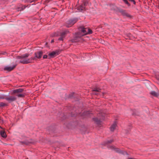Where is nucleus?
<instances>
[{
    "mask_svg": "<svg viewBox=\"0 0 159 159\" xmlns=\"http://www.w3.org/2000/svg\"><path fill=\"white\" fill-rule=\"evenodd\" d=\"M29 54L27 53L22 55L20 56H17V58L18 59H20V63L24 64H26L31 63L33 61L35 60V57H31L30 58H28Z\"/></svg>",
    "mask_w": 159,
    "mask_h": 159,
    "instance_id": "obj_1",
    "label": "nucleus"
},
{
    "mask_svg": "<svg viewBox=\"0 0 159 159\" xmlns=\"http://www.w3.org/2000/svg\"><path fill=\"white\" fill-rule=\"evenodd\" d=\"M77 21V20L76 19L69 20L67 21L66 22V26L68 27H70L75 23Z\"/></svg>",
    "mask_w": 159,
    "mask_h": 159,
    "instance_id": "obj_2",
    "label": "nucleus"
},
{
    "mask_svg": "<svg viewBox=\"0 0 159 159\" xmlns=\"http://www.w3.org/2000/svg\"><path fill=\"white\" fill-rule=\"evenodd\" d=\"M81 32L83 33L82 35L87 34H91L92 33V30L88 28H84L81 30Z\"/></svg>",
    "mask_w": 159,
    "mask_h": 159,
    "instance_id": "obj_3",
    "label": "nucleus"
},
{
    "mask_svg": "<svg viewBox=\"0 0 159 159\" xmlns=\"http://www.w3.org/2000/svg\"><path fill=\"white\" fill-rule=\"evenodd\" d=\"M110 130L111 131L113 132L115 130L117 129V123L116 121L114 122L110 128Z\"/></svg>",
    "mask_w": 159,
    "mask_h": 159,
    "instance_id": "obj_4",
    "label": "nucleus"
},
{
    "mask_svg": "<svg viewBox=\"0 0 159 159\" xmlns=\"http://www.w3.org/2000/svg\"><path fill=\"white\" fill-rule=\"evenodd\" d=\"M58 54V52L57 51H53L50 53L49 55L50 58H53Z\"/></svg>",
    "mask_w": 159,
    "mask_h": 159,
    "instance_id": "obj_5",
    "label": "nucleus"
},
{
    "mask_svg": "<svg viewBox=\"0 0 159 159\" xmlns=\"http://www.w3.org/2000/svg\"><path fill=\"white\" fill-rule=\"evenodd\" d=\"M42 54L43 53L41 52H39L37 53H35V57H35V60L36 58H40L42 56Z\"/></svg>",
    "mask_w": 159,
    "mask_h": 159,
    "instance_id": "obj_6",
    "label": "nucleus"
},
{
    "mask_svg": "<svg viewBox=\"0 0 159 159\" xmlns=\"http://www.w3.org/2000/svg\"><path fill=\"white\" fill-rule=\"evenodd\" d=\"M16 66H7L5 67L4 70L9 71H10L13 70L14 68Z\"/></svg>",
    "mask_w": 159,
    "mask_h": 159,
    "instance_id": "obj_7",
    "label": "nucleus"
},
{
    "mask_svg": "<svg viewBox=\"0 0 159 159\" xmlns=\"http://www.w3.org/2000/svg\"><path fill=\"white\" fill-rule=\"evenodd\" d=\"M114 149L116 152H118L119 153H121L124 155L127 154L126 153L125 151L121 150L120 149L117 148H114Z\"/></svg>",
    "mask_w": 159,
    "mask_h": 159,
    "instance_id": "obj_8",
    "label": "nucleus"
},
{
    "mask_svg": "<svg viewBox=\"0 0 159 159\" xmlns=\"http://www.w3.org/2000/svg\"><path fill=\"white\" fill-rule=\"evenodd\" d=\"M67 31H64L62 32V33L61 34L60 38L58 39L59 40H61V41L63 40V38L65 37V35L67 33Z\"/></svg>",
    "mask_w": 159,
    "mask_h": 159,
    "instance_id": "obj_9",
    "label": "nucleus"
},
{
    "mask_svg": "<svg viewBox=\"0 0 159 159\" xmlns=\"http://www.w3.org/2000/svg\"><path fill=\"white\" fill-rule=\"evenodd\" d=\"M77 10L79 11H81L85 10V7L83 5H81L80 7L76 8Z\"/></svg>",
    "mask_w": 159,
    "mask_h": 159,
    "instance_id": "obj_10",
    "label": "nucleus"
},
{
    "mask_svg": "<svg viewBox=\"0 0 159 159\" xmlns=\"http://www.w3.org/2000/svg\"><path fill=\"white\" fill-rule=\"evenodd\" d=\"M5 99L9 101H13L16 100V98L14 96H11L7 98H5Z\"/></svg>",
    "mask_w": 159,
    "mask_h": 159,
    "instance_id": "obj_11",
    "label": "nucleus"
},
{
    "mask_svg": "<svg viewBox=\"0 0 159 159\" xmlns=\"http://www.w3.org/2000/svg\"><path fill=\"white\" fill-rule=\"evenodd\" d=\"M93 94L95 95H98L99 93H98L100 92V89L98 88H95L93 90Z\"/></svg>",
    "mask_w": 159,
    "mask_h": 159,
    "instance_id": "obj_12",
    "label": "nucleus"
},
{
    "mask_svg": "<svg viewBox=\"0 0 159 159\" xmlns=\"http://www.w3.org/2000/svg\"><path fill=\"white\" fill-rule=\"evenodd\" d=\"M23 90L22 89H19L16 90H13V93H20L23 91Z\"/></svg>",
    "mask_w": 159,
    "mask_h": 159,
    "instance_id": "obj_13",
    "label": "nucleus"
},
{
    "mask_svg": "<svg viewBox=\"0 0 159 159\" xmlns=\"http://www.w3.org/2000/svg\"><path fill=\"white\" fill-rule=\"evenodd\" d=\"M103 117L101 118L99 117V118H96L94 119V120L95 121L98 123L101 120H103Z\"/></svg>",
    "mask_w": 159,
    "mask_h": 159,
    "instance_id": "obj_14",
    "label": "nucleus"
},
{
    "mask_svg": "<svg viewBox=\"0 0 159 159\" xmlns=\"http://www.w3.org/2000/svg\"><path fill=\"white\" fill-rule=\"evenodd\" d=\"M0 135L3 138H6V134L5 131L2 130L0 131Z\"/></svg>",
    "mask_w": 159,
    "mask_h": 159,
    "instance_id": "obj_15",
    "label": "nucleus"
},
{
    "mask_svg": "<svg viewBox=\"0 0 159 159\" xmlns=\"http://www.w3.org/2000/svg\"><path fill=\"white\" fill-rule=\"evenodd\" d=\"M151 94L153 96H157L158 94L154 91H152L151 92Z\"/></svg>",
    "mask_w": 159,
    "mask_h": 159,
    "instance_id": "obj_16",
    "label": "nucleus"
},
{
    "mask_svg": "<svg viewBox=\"0 0 159 159\" xmlns=\"http://www.w3.org/2000/svg\"><path fill=\"white\" fill-rule=\"evenodd\" d=\"M18 97H23L24 96V95L22 94H20L16 95Z\"/></svg>",
    "mask_w": 159,
    "mask_h": 159,
    "instance_id": "obj_17",
    "label": "nucleus"
},
{
    "mask_svg": "<svg viewBox=\"0 0 159 159\" xmlns=\"http://www.w3.org/2000/svg\"><path fill=\"white\" fill-rule=\"evenodd\" d=\"M90 113V112L89 111H87L84 113V115H87L88 114H89Z\"/></svg>",
    "mask_w": 159,
    "mask_h": 159,
    "instance_id": "obj_18",
    "label": "nucleus"
},
{
    "mask_svg": "<svg viewBox=\"0 0 159 159\" xmlns=\"http://www.w3.org/2000/svg\"><path fill=\"white\" fill-rule=\"evenodd\" d=\"M5 98V96L4 95H0V99Z\"/></svg>",
    "mask_w": 159,
    "mask_h": 159,
    "instance_id": "obj_19",
    "label": "nucleus"
},
{
    "mask_svg": "<svg viewBox=\"0 0 159 159\" xmlns=\"http://www.w3.org/2000/svg\"><path fill=\"white\" fill-rule=\"evenodd\" d=\"M5 105V104L1 102L0 103V107L1 106H4Z\"/></svg>",
    "mask_w": 159,
    "mask_h": 159,
    "instance_id": "obj_20",
    "label": "nucleus"
},
{
    "mask_svg": "<svg viewBox=\"0 0 159 159\" xmlns=\"http://www.w3.org/2000/svg\"><path fill=\"white\" fill-rule=\"evenodd\" d=\"M23 143H25L26 144H28L29 143H32V142H23Z\"/></svg>",
    "mask_w": 159,
    "mask_h": 159,
    "instance_id": "obj_21",
    "label": "nucleus"
},
{
    "mask_svg": "<svg viewBox=\"0 0 159 159\" xmlns=\"http://www.w3.org/2000/svg\"><path fill=\"white\" fill-rule=\"evenodd\" d=\"M124 2L126 4H129V3L128 2V1H127V0H123Z\"/></svg>",
    "mask_w": 159,
    "mask_h": 159,
    "instance_id": "obj_22",
    "label": "nucleus"
},
{
    "mask_svg": "<svg viewBox=\"0 0 159 159\" xmlns=\"http://www.w3.org/2000/svg\"><path fill=\"white\" fill-rule=\"evenodd\" d=\"M47 56L46 55H44L43 56V57L44 59L46 58L47 57Z\"/></svg>",
    "mask_w": 159,
    "mask_h": 159,
    "instance_id": "obj_23",
    "label": "nucleus"
},
{
    "mask_svg": "<svg viewBox=\"0 0 159 159\" xmlns=\"http://www.w3.org/2000/svg\"><path fill=\"white\" fill-rule=\"evenodd\" d=\"M131 1L133 2L135 4V1H134V0H131Z\"/></svg>",
    "mask_w": 159,
    "mask_h": 159,
    "instance_id": "obj_24",
    "label": "nucleus"
},
{
    "mask_svg": "<svg viewBox=\"0 0 159 159\" xmlns=\"http://www.w3.org/2000/svg\"><path fill=\"white\" fill-rule=\"evenodd\" d=\"M87 3L86 2H85V3H84V5L86 6V4H87Z\"/></svg>",
    "mask_w": 159,
    "mask_h": 159,
    "instance_id": "obj_25",
    "label": "nucleus"
},
{
    "mask_svg": "<svg viewBox=\"0 0 159 159\" xmlns=\"http://www.w3.org/2000/svg\"><path fill=\"white\" fill-rule=\"evenodd\" d=\"M54 42V40H52V41H51L52 43L53 42Z\"/></svg>",
    "mask_w": 159,
    "mask_h": 159,
    "instance_id": "obj_26",
    "label": "nucleus"
},
{
    "mask_svg": "<svg viewBox=\"0 0 159 159\" xmlns=\"http://www.w3.org/2000/svg\"><path fill=\"white\" fill-rule=\"evenodd\" d=\"M105 93H103V94H104Z\"/></svg>",
    "mask_w": 159,
    "mask_h": 159,
    "instance_id": "obj_27",
    "label": "nucleus"
},
{
    "mask_svg": "<svg viewBox=\"0 0 159 159\" xmlns=\"http://www.w3.org/2000/svg\"><path fill=\"white\" fill-rule=\"evenodd\" d=\"M112 142V141H111L110 142L111 143V142Z\"/></svg>",
    "mask_w": 159,
    "mask_h": 159,
    "instance_id": "obj_28",
    "label": "nucleus"
}]
</instances>
